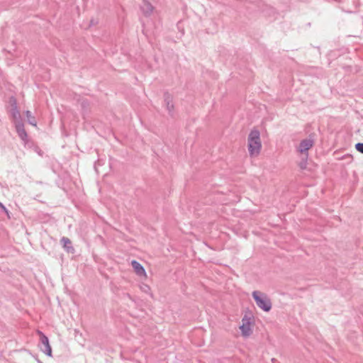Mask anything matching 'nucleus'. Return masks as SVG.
I'll list each match as a JSON object with an SVG mask.
<instances>
[{"label": "nucleus", "mask_w": 363, "mask_h": 363, "mask_svg": "<svg viewBox=\"0 0 363 363\" xmlns=\"http://www.w3.org/2000/svg\"><path fill=\"white\" fill-rule=\"evenodd\" d=\"M251 318L247 315H245L242 318V325L240 326V329L241 330L242 335L244 337H250L252 333V330L251 328L252 325Z\"/></svg>", "instance_id": "7ed1b4c3"}, {"label": "nucleus", "mask_w": 363, "mask_h": 363, "mask_svg": "<svg viewBox=\"0 0 363 363\" xmlns=\"http://www.w3.org/2000/svg\"><path fill=\"white\" fill-rule=\"evenodd\" d=\"M131 265H132L133 268L134 269L135 272L138 276H143V277L147 276L145 268L138 261L133 260L131 262Z\"/></svg>", "instance_id": "6e6552de"}, {"label": "nucleus", "mask_w": 363, "mask_h": 363, "mask_svg": "<svg viewBox=\"0 0 363 363\" xmlns=\"http://www.w3.org/2000/svg\"><path fill=\"white\" fill-rule=\"evenodd\" d=\"M61 243L63 245V247L67 252L73 253L74 251V247L72 246L71 240L67 237H62L60 240Z\"/></svg>", "instance_id": "1a4fd4ad"}, {"label": "nucleus", "mask_w": 363, "mask_h": 363, "mask_svg": "<svg viewBox=\"0 0 363 363\" xmlns=\"http://www.w3.org/2000/svg\"><path fill=\"white\" fill-rule=\"evenodd\" d=\"M96 23H94V20H91V22H90V25L92 26V25H95Z\"/></svg>", "instance_id": "6ab92c4d"}, {"label": "nucleus", "mask_w": 363, "mask_h": 363, "mask_svg": "<svg viewBox=\"0 0 363 363\" xmlns=\"http://www.w3.org/2000/svg\"><path fill=\"white\" fill-rule=\"evenodd\" d=\"M307 158L306 155H305V158L302 160V161L299 163V167L301 169H305L307 166Z\"/></svg>", "instance_id": "4468645a"}, {"label": "nucleus", "mask_w": 363, "mask_h": 363, "mask_svg": "<svg viewBox=\"0 0 363 363\" xmlns=\"http://www.w3.org/2000/svg\"><path fill=\"white\" fill-rule=\"evenodd\" d=\"M140 7L141 11L145 16H150L154 11V6L147 0H142Z\"/></svg>", "instance_id": "0eeeda50"}, {"label": "nucleus", "mask_w": 363, "mask_h": 363, "mask_svg": "<svg viewBox=\"0 0 363 363\" xmlns=\"http://www.w3.org/2000/svg\"><path fill=\"white\" fill-rule=\"evenodd\" d=\"M26 116L27 118L28 122L29 124L36 126V121L33 116H32L31 112L30 111H26L25 112Z\"/></svg>", "instance_id": "f8f14e48"}, {"label": "nucleus", "mask_w": 363, "mask_h": 363, "mask_svg": "<svg viewBox=\"0 0 363 363\" xmlns=\"http://www.w3.org/2000/svg\"><path fill=\"white\" fill-rule=\"evenodd\" d=\"M11 115H12L13 118L15 121V123L18 122V121L19 122H23L22 119H21V116L20 112H19L18 108H12Z\"/></svg>", "instance_id": "9b49d317"}, {"label": "nucleus", "mask_w": 363, "mask_h": 363, "mask_svg": "<svg viewBox=\"0 0 363 363\" xmlns=\"http://www.w3.org/2000/svg\"><path fill=\"white\" fill-rule=\"evenodd\" d=\"M140 289L147 294H149L150 292V287L147 284H143L140 286Z\"/></svg>", "instance_id": "2eb2a0df"}, {"label": "nucleus", "mask_w": 363, "mask_h": 363, "mask_svg": "<svg viewBox=\"0 0 363 363\" xmlns=\"http://www.w3.org/2000/svg\"><path fill=\"white\" fill-rule=\"evenodd\" d=\"M10 104H11V106H12V108H18L16 99L14 96H11L10 98Z\"/></svg>", "instance_id": "f3484780"}, {"label": "nucleus", "mask_w": 363, "mask_h": 363, "mask_svg": "<svg viewBox=\"0 0 363 363\" xmlns=\"http://www.w3.org/2000/svg\"><path fill=\"white\" fill-rule=\"evenodd\" d=\"M164 101L166 102L167 108L170 113L174 111V104L172 102L171 96L168 94H164Z\"/></svg>", "instance_id": "9d476101"}, {"label": "nucleus", "mask_w": 363, "mask_h": 363, "mask_svg": "<svg viewBox=\"0 0 363 363\" xmlns=\"http://www.w3.org/2000/svg\"><path fill=\"white\" fill-rule=\"evenodd\" d=\"M79 104H80L81 107L82 108V109L84 111L88 110V108L89 107V104L86 100L82 99V100L79 101Z\"/></svg>", "instance_id": "ddd939ff"}, {"label": "nucleus", "mask_w": 363, "mask_h": 363, "mask_svg": "<svg viewBox=\"0 0 363 363\" xmlns=\"http://www.w3.org/2000/svg\"><path fill=\"white\" fill-rule=\"evenodd\" d=\"M356 150L363 154V143H358L355 145Z\"/></svg>", "instance_id": "dca6fc26"}, {"label": "nucleus", "mask_w": 363, "mask_h": 363, "mask_svg": "<svg viewBox=\"0 0 363 363\" xmlns=\"http://www.w3.org/2000/svg\"><path fill=\"white\" fill-rule=\"evenodd\" d=\"M313 144L314 141L311 138L303 140L299 144L298 151L301 154L306 155V157H308V150L313 146Z\"/></svg>", "instance_id": "39448f33"}, {"label": "nucleus", "mask_w": 363, "mask_h": 363, "mask_svg": "<svg viewBox=\"0 0 363 363\" xmlns=\"http://www.w3.org/2000/svg\"><path fill=\"white\" fill-rule=\"evenodd\" d=\"M16 132L20 138L24 142L25 144L28 143V134L24 128L23 122H17L15 123Z\"/></svg>", "instance_id": "423d86ee"}, {"label": "nucleus", "mask_w": 363, "mask_h": 363, "mask_svg": "<svg viewBox=\"0 0 363 363\" xmlns=\"http://www.w3.org/2000/svg\"><path fill=\"white\" fill-rule=\"evenodd\" d=\"M0 208H1L4 212H5V213L6 214V216L8 217V218H11L9 211L7 210V208L1 202H0Z\"/></svg>", "instance_id": "a211bd4d"}, {"label": "nucleus", "mask_w": 363, "mask_h": 363, "mask_svg": "<svg viewBox=\"0 0 363 363\" xmlns=\"http://www.w3.org/2000/svg\"><path fill=\"white\" fill-rule=\"evenodd\" d=\"M38 333L40 335V341L43 345V347L40 348L41 351L46 354L48 356L51 357L52 349L49 344V340L48 337L41 331L38 330Z\"/></svg>", "instance_id": "20e7f679"}, {"label": "nucleus", "mask_w": 363, "mask_h": 363, "mask_svg": "<svg viewBox=\"0 0 363 363\" xmlns=\"http://www.w3.org/2000/svg\"><path fill=\"white\" fill-rule=\"evenodd\" d=\"M257 306L265 312H268L272 308V302L267 294L259 291H254L252 294Z\"/></svg>", "instance_id": "f03ea898"}, {"label": "nucleus", "mask_w": 363, "mask_h": 363, "mask_svg": "<svg viewBox=\"0 0 363 363\" xmlns=\"http://www.w3.org/2000/svg\"><path fill=\"white\" fill-rule=\"evenodd\" d=\"M247 149L250 157H257L259 155L262 149V142L259 131L252 129L247 138Z\"/></svg>", "instance_id": "f257e3e1"}]
</instances>
